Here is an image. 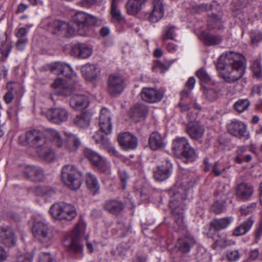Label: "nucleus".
Wrapping results in <instances>:
<instances>
[{"label": "nucleus", "mask_w": 262, "mask_h": 262, "mask_svg": "<svg viewBox=\"0 0 262 262\" xmlns=\"http://www.w3.org/2000/svg\"><path fill=\"white\" fill-rule=\"evenodd\" d=\"M216 67L219 76L226 82L232 83L244 75L246 60L242 54L230 50L219 57Z\"/></svg>", "instance_id": "nucleus-1"}, {"label": "nucleus", "mask_w": 262, "mask_h": 262, "mask_svg": "<svg viewBox=\"0 0 262 262\" xmlns=\"http://www.w3.org/2000/svg\"><path fill=\"white\" fill-rule=\"evenodd\" d=\"M51 86L54 90V93L57 95L67 97L73 94L70 100V105L73 108L80 110L88 106V96L77 93L81 89V85L78 81L69 79L64 82L60 79H57Z\"/></svg>", "instance_id": "nucleus-2"}, {"label": "nucleus", "mask_w": 262, "mask_h": 262, "mask_svg": "<svg viewBox=\"0 0 262 262\" xmlns=\"http://www.w3.org/2000/svg\"><path fill=\"white\" fill-rule=\"evenodd\" d=\"M111 112L106 108H102L100 113L99 125L100 132L97 131L93 138L97 144H100V147L106 150L110 154L116 157L119 156L118 151L111 145L106 135H110L112 130Z\"/></svg>", "instance_id": "nucleus-3"}, {"label": "nucleus", "mask_w": 262, "mask_h": 262, "mask_svg": "<svg viewBox=\"0 0 262 262\" xmlns=\"http://www.w3.org/2000/svg\"><path fill=\"white\" fill-rule=\"evenodd\" d=\"M170 195L169 206L171 209L174 220L173 228L177 231H183L186 227L183 215L186 207V204L184 201L187 198L186 191L183 188H180L177 191L171 190Z\"/></svg>", "instance_id": "nucleus-4"}, {"label": "nucleus", "mask_w": 262, "mask_h": 262, "mask_svg": "<svg viewBox=\"0 0 262 262\" xmlns=\"http://www.w3.org/2000/svg\"><path fill=\"white\" fill-rule=\"evenodd\" d=\"M46 137H48L52 140V143L58 147H60L62 144V141L58 133L53 129L47 132L45 134L38 130L33 129L27 132L26 134L28 143L30 146H34L37 149L43 146L44 144H47L49 140Z\"/></svg>", "instance_id": "nucleus-5"}, {"label": "nucleus", "mask_w": 262, "mask_h": 262, "mask_svg": "<svg viewBox=\"0 0 262 262\" xmlns=\"http://www.w3.org/2000/svg\"><path fill=\"white\" fill-rule=\"evenodd\" d=\"M61 180L69 189L75 190L79 189L82 184V172L75 165L67 164L63 166L61 171Z\"/></svg>", "instance_id": "nucleus-6"}, {"label": "nucleus", "mask_w": 262, "mask_h": 262, "mask_svg": "<svg viewBox=\"0 0 262 262\" xmlns=\"http://www.w3.org/2000/svg\"><path fill=\"white\" fill-rule=\"evenodd\" d=\"M50 213L55 220L71 221L77 215L75 208L70 204L61 202L53 204Z\"/></svg>", "instance_id": "nucleus-7"}, {"label": "nucleus", "mask_w": 262, "mask_h": 262, "mask_svg": "<svg viewBox=\"0 0 262 262\" xmlns=\"http://www.w3.org/2000/svg\"><path fill=\"white\" fill-rule=\"evenodd\" d=\"M73 20L77 27L78 33L81 36L86 35L89 27L94 25L97 22L95 17L83 12H77L74 16Z\"/></svg>", "instance_id": "nucleus-8"}, {"label": "nucleus", "mask_w": 262, "mask_h": 262, "mask_svg": "<svg viewBox=\"0 0 262 262\" xmlns=\"http://www.w3.org/2000/svg\"><path fill=\"white\" fill-rule=\"evenodd\" d=\"M85 225L79 223L77 224L70 235V244H64L67 250L72 253H81L83 251V247L79 240L85 231Z\"/></svg>", "instance_id": "nucleus-9"}, {"label": "nucleus", "mask_w": 262, "mask_h": 262, "mask_svg": "<svg viewBox=\"0 0 262 262\" xmlns=\"http://www.w3.org/2000/svg\"><path fill=\"white\" fill-rule=\"evenodd\" d=\"M83 154L101 172L111 173L110 164L105 158L90 148H85Z\"/></svg>", "instance_id": "nucleus-10"}, {"label": "nucleus", "mask_w": 262, "mask_h": 262, "mask_svg": "<svg viewBox=\"0 0 262 262\" xmlns=\"http://www.w3.org/2000/svg\"><path fill=\"white\" fill-rule=\"evenodd\" d=\"M32 232L35 238L42 243H48L53 237L48 224L43 221H36L34 223Z\"/></svg>", "instance_id": "nucleus-11"}, {"label": "nucleus", "mask_w": 262, "mask_h": 262, "mask_svg": "<svg viewBox=\"0 0 262 262\" xmlns=\"http://www.w3.org/2000/svg\"><path fill=\"white\" fill-rule=\"evenodd\" d=\"M124 88V80L118 74L111 75L108 79L107 91L112 95L120 94Z\"/></svg>", "instance_id": "nucleus-12"}, {"label": "nucleus", "mask_w": 262, "mask_h": 262, "mask_svg": "<svg viewBox=\"0 0 262 262\" xmlns=\"http://www.w3.org/2000/svg\"><path fill=\"white\" fill-rule=\"evenodd\" d=\"M140 95L143 101L149 103L158 102L164 97V94L161 91L148 87L143 88Z\"/></svg>", "instance_id": "nucleus-13"}, {"label": "nucleus", "mask_w": 262, "mask_h": 262, "mask_svg": "<svg viewBox=\"0 0 262 262\" xmlns=\"http://www.w3.org/2000/svg\"><path fill=\"white\" fill-rule=\"evenodd\" d=\"M46 116L50 121L56 124H60L67 120L69 114L64 108L55 107L48 110Z\"/></svg>", "instance_id": "nucleus-14"}, {"label": "nucleus", "mask_w": 262, "mask_h": 262, "mask_svg": "<svg viewBox=\"0 0 262 262\" xmlns=\"http://www.w3.org/2000/svg\"><path fill=\"white\" fill-rule=\"evenodd\" d=\"M25 177L30 181L40 182L45 179V173L43 169L37 166L28 165L23 169Z\"/></svg>", "instance_id": "nucleus-15"}, {"label": "nucleus", "mask_w": 262, "mask_h": 262, "mask_svg": "<svg viewBox=\"0 0 262 262\" xmlns=\"http://www.w3.org/2000/svg\"><path fill=\"white\" fill-rule=\"evenodd\" d=\"M17 242L13 229L8 226L0 227V242L8 247H14Z\"/></svg>", "instance_id": "nucleus-16"}, {"label": "nucleus", "mask_w": 262, "mask_h": 262, "mask_svg": "<svg viewBox=\"0 0 262 262\" xmlns=\"http://www.w3.org/2000/svg\"><path fill=\"white\" fill-rule=\"evenodd\" d=\"M195 244L194 238L191 236L180 237L175 245L177 251L182 255L189 253Z\"/></svg>", "instance_id": "nucleus-17"}, {"label": "nucleus", "mask_w": 262, "mask_h": 262, "mask_svg": "<svg viewBox=\"0 0 262 262\" xmlns=\"http://www.w3.org/2000/svg\"><path fill=\"white\" fill-rule=\"evenodd\" d=\"M82 77L87 81H94L100 76L101 69L97 65L86 63L81 67Z\"/></svg>", "instance_id": "nucleus-18"}, {"label": "nucleus", "mask_w": 262, "mask_h": 262, "mask_svg": "<svg viewBox=\"0 0 262 262\" xmlns=\"http://www.w3.org/2000/svg\"><path fill=\"white\" fill-rule=\"evenodd\" d=\"M54 29L52 31L53 34L62 35L69 37L73 36L75 29L68 23L60 20H56L53 24Z\"/></svg>", "instance_id": "nucleus-19"}, {"label": "nucleus", "mask_w": 262, "mask_h": 262, "mask_svg": "<svg viewBox=\"0 0 262 262\" xmlns=\"http://www.w3.org/2000/svg\"><path fill=\"white\" fill-rule=\"evenodd\" d=\"M228 131L230 134L239 138L247 139L249 138L246 125L240 121H235L229 124Z\"/></svg>", "instance_id": "nucleus-20"}, {"label": "nucleus", "mask_w": 262, "mask_h": 262, "mask_svg": "<svg viewBox=\"0 0 262 262\" xmlns=\"http://www.w3.org/2000/svg\"><path fill=\"white\" fill-rule=\"evenodd\" d=\"M253 192V186L248 183H241L237 185L235 188V194L237 198L242 201L249 200Z\"/></svg>", "instance_id": "nucleus-21"}, {"label": "nucleus", "mask_w": 262, "mask_h": 262, "mask_svg": "<svg viewBox=\"0 0 262 262\" xmlns=\"http://www.w3.org/2000/svg\"><path fill=\"white\" fill-rule=\"evenodd\" d=\"M172 168V164L166 160L161 165L157 167V169L154 172V177L157 181H164L170 176Z\"/></svg>", "instance_id": "nucleus-22"}, {"label": "nucleus", "mask_w": 262, "mask_h": 262, "mask_svg": "<svg viewBox=\"0 0 262 262\" xmlns=\"http://www.w3.org/2000/svg\"><path fill=\"white\" fill-rule=\"evenodd\" d=\"M198 38L205 46H212L220 44L222 40L221 36L214 35L207 31H202L198 34Z\"/></svg>", "instance_id": "nucleus-23"}, {"label": "nucleus", "mask_w": 262, "mask_h": 262, "mask_svg": "<svg viewBox=\"0 0 262 262\" xmlns=\"http://www.w3.org/2000/svg\"><path fill=\"white\" fill-rule=\"evenodd\" d=\"M51 142L52 140H50L47 144L37 149L39 156L47 162L53 161L55 158L54 152L50 147Z\"/></svg>", "instance_id": "nucleus-24"}, {"label": "nucleus", "mask_w": 262, "mask_h": 262, "mask_svg": "<svg viewBox=\"0 0 262 262\" xmlns=\"http://www.w3.org/2000/svg\"><path fill=\"white\" fill-rule=\"evenodd\" d=\"M254 224L252 217H249L246 220L241 222L232 231V235L240 236L246 234L250 231Z\"/></svg>", "instance_id": "nucleus-25"}, {"label": "nucleus", "mask_w": 262, "mask_h": 262, "mask_svg": "<svg viewBox=\"0 0 262 262\" xmlns=\"http://www.w3.org/2000/svg\"><path fill=\"white\" fill-rule=\"evenodd\" d=\"M148 144L152 150H157L164 148L166 143L158 132H154L149 136Z\"/></svg>", "instance_id": "nucleus-26"}, {"label": "nucleus", "mask_w": 262, "mask_h": 262, "mask_svg": "<svg viewBox=\"0 0 262 262\" xmlns=\"http://www.w3.org/2000/svg\"><path fill=\"white\" fill-rule=\"evenodd\" d=\"M51 70L56 74H58L59 71V74L63 75L70 79L72 78L73 74V71L70 65L60 62L53 63L51 67Z\"/></svg>", "instance_id": "nucleus-27"}, {"label": "nucleus", "mask_w": 262, "mask_h": 262, "mask_svg": "<svg viewBox=\"0 0 262 262\" xmlns=\"http://www.w3.org/2000/svg\"><path fill=\"white\" fill-rule=\"evenodd\" d=\"M186 130L191 139L196 140L203 137L205 129L202 125L195 123L188 124Z\"/></svg>", "instance_id": "nucleus-28"}, {"label": "nucleus", "mask_w": 262, "mask_h": 262, "mask_svg": "<svg viewBox=\"0 0 262 262\" xmlns=\"http://www.w3.org/2000/svg\"><path fill=\"white\" fill-rule=\"evenodd\" d=\"M164 13V9L162 2L160 0L155 1L154 9L148 19L151 22L156 23L163 17Z\"/></svg>", "instance_id": "nucleus-29"}, {"label": "nucleus", "mask_w": 262, "mask_h": 262, "mask_svg": "<svg viewBox=\"0 0 262 262\" xmlns=\"http://www.w3.org/2000/svg\"><path fill=\"white\" fill-rule=\"evenodd\" d=\"M148 112V108L145 105L141 103L136 104L132 110V119L135 122L144 120Z\"/></svg>", "instance_id": "nucleus-30"}, {"label": "nucleus", "mask_w": 262, "mask_h": 262, "mask_svg": "<svg viewBox=\"0 0 262 262\" xmlns=\"http://www.w3.org/2000/svg\"><path fill=\"white\" fill-rule=\"evenodd\" d=\"M66 137V147L70 151H76L81 145L80 139L75 135L71 133H65Z\"/></svg>", "instance_id": "nucleus-31"}, {"label": "nucleus", "mask_w": 262, "mask_h": 262, "mask_svg": "<svg viewBox=\"0 0 262 262\" xmlns=\"http://www.w3.org/2000/svg\"><path fill=\"white\" fill-rule=\"evenodd\" d=\"M91 120V115L88 112L77 115L73 119L74 124L81 128H87L89 126Z\"/></svg>", "instance_id": "nucleus-32"}, {"label": "nucleus", "mask_w": 262, "mask_h": 262, "mask_svg": "<svg viewBox=\"0 0 262 262\" xmlns=\"http://www.w3.org/2000/svg\"><path fill=\"white\" fill-rule=\"evenodd\" d=\"M104 208L112 214L117 215L123 209V204L116 200L106 201L103 206Z\"/></svg>", "instance_id": "nucleus-33"}, {"label": "nucleus", "mask_w": 262, "mask_h": 262, "mask_svg": "<svg viewBox=\"0 0 262 262\" xmlns=\"http://www.w3.org/2000/svg\"><path fill=\"white\" fill-rule=\"evenodd\" d=\"M232 217H226L220 219H215L210 222V228L215 230H220L227 228L232 222Z\"/></svg>", "instance_id": "nucleus-34"}, {"label": "nucleus", "mask_w": 262, "mask_h": 262, "mask_svg": "<svg viewBox=\"0 0 262 262\" xmlns=\"http://www.w3.org/2000/svg\"><path fill=\"white\" fill-rule=\"evenodd\" d=\"M189 145L186 138L178 137L173 141L172 149L176 152L182 153Z\"/></svg>", "instance_id": "nucleus-35"}, {"label": "nucleus", "mask_w": 262, "mask_h": 262, "mask_svg": "<svg viewBox=\"0 0 262 262\" xmlns=\"http://www.w3.org/2000/svg\"><path fill=\"white\" fill-rule=\"evenodd\" d=\"M85 181L88 188L94 194L98 192L100 189V185L95 176L91 173H88Z\"/></svg>", "instance_id": "nucleus-36"}, {"label": "nucleus", "mask_w": 262, "mask_h": 262, "mask_svg": "<svg viewBox=\"0 0 262 262\" xmlns=\"http://www.w3.org/2000/svg\"><path fill=\"white\" fill-rule=\"evenodd\" d=\"M208 27L210 30L222 29L223 25L221 15L214 13L210 14L208 21Z\"/></svg>", "instance_id": "nucleus-37"}, {"label": "nucleus", "mask_w": 262, "mask_h": 262, "mask_svg": "<svg viewBox=\"0 0 262 262\" xmlns=\"http://www.w3.org/2000/svg\"><path fill=\"white\" fill-rule=\"evenodd\" d=\"M118 140L120 145L124 150L131 149V134L129 132H124L119 134Z\"/></svg>", "instance_id": "nucleus-38"}, {"label": "nucleus", "mask_w": 262, "mask_h": 262, "mask_svg": "<svg viewBox=\"0 0 262 262\" xmlns=\"http://www.w3.org/2000/svg\"><path fill=\"white\" fill-rule=\"evenodd\" d=\"M183 161L185 163L193 162L198 158V155L192 147L189 146L181 153Z\"/></svg>", "instance_id": "nucleus-39"}, {"label": "nucleus", "mask_w": 262, "mask_h": 262, "mask_svg": "<svg viewBox=\"0 0 262 262\" xmlns=\"http://www.w3.org/2000/svg\"><path fill=\"white\" fill-rule=\"evenodd\" d=\"M251 68L254 77L258 80H262V65L261 60L255 59L253 60Z\"/></svg>", "instance_id": "nucleus-40"}, {"label": "nucleus", "mask_w": 262, "mask_h": 262, "mask_svg": "<svg viewBox=\"0 0 262 262\" xmlns=\"http://www.w3.org/2000/svg\"><path fill=\"white\" fill-rule=\"evenodd\" d=\"M229 168V167H226L223 162L217 161L212 165L211 172L215 177H219L226 172Z\"/></svg>", "instance_id": "nucleus-41"}, {"label": "nucleus", "mask_w": 262, "mask_h": 262, "mask_svg": "<svg viewBox=\"0 0 262 262\" xmlns=\"http://www.w3.org/2000/svg\"><path fill=\"white\" fill-rule=\"evenodd\" d=\"M34 192L36 195L39 196H51L55 193V190L49 186H40L35 188Z\"/></svg>", "instance_id": "nucleus-42"}, {"label": "nucleus", "mask_w": 262, "mask_h": 262, "mask_svg": "<svg viewBox=\"0 0 262 262\" xmlns=\"http://www.w3.org/2000/svg\"><path fill=\"white\" fill-rule=\"evenodd\" d=\"M249 105L250 102L248 99H239L235 103L234 108L237 112L241 113L247 110Z\"/></svg>", "instance_id": "nucleus-43"}, {"label": "nucleus", "mask_w": 262, "mask_h": 262, "mask_svg": "<svg viewBox=\"0 0 262 262\" xmlns=\"http://www.w3.org/2000/svg\"><path fill=\"white\" fill-rule=\"evenodd\" d=\"M70 54L79 59H85L90 57L92 52L91 50H71Z\"/></svg>", "instance_id": "nucleus-44"}, {"label": "nucleus", "mask_w": 262, "mask_h": 262, "mask_svg": "<svg viewBox=\"0 0 262 262\" xmlns=\"http://www.w3.org/2000/svg\"><path fill=\"white\" fill-rule=\"evenodd\" d=\"M170 64L164 63L156 60L154 61L152 70L154 72L160 71L161 73H164L168 70Z\"/></svg>", "instance_id": "nucleus-45"}, {"label": "nucleus", "mask_w": 262, "mask_h": 262, "mask_svg": "<svg viewBox=\"0 0 262 262\" xmlns=\"http://www.w3.org/2000/svg\"><path fill=\"white\" fill-rule=\"evenodd\" d=\"M204 94L208 100L214 101L219 97L220 91L219 90H216L213 89H205Z\"/></svg>", "instance_id": "nucleus-46"}, {"label": "nucleus", "mask_w": 262, "mask_h": 262, "mask_svg": "<svg viewBox=\"0 0 262 262\" xmlns=\"http://www.w3.org/2000/svg\"><path fill=\"white\" fill-rule=\"evenodd\" d=\"M175 27L171 25L165 27L164 30L163 38L166 40L167 39H173L174 36Z\"/></svg>", "instance_id": "nucleus-47"}, {"label": "nucleus", "mask_w": 262, "mask_h": 262, "mask_svg": "<svg viewBox=\"0 0 262 262\" xmlns=\"http://www.w3.org/2000/svg\"><path fill=\"white\" fill-rule=\"evenodd\" d=\"M111 13L112 18L116 21H120L123 19V17H122L120 11L117 9V5L114 1H113L112 3Z\"/></svg>", "instance_id": "nucleus-48"}, {"label": "nucleus", "mask_w": 262, "mask_h": 262, "mask_svg": "<svg viewBox=\"0 0 262 262\" xmlns=\"http://www.w3.org/2000/svg\"><path fill=\"white\" fill-rule=\"evenodd\" d=\"M129 247H126V244L124 243H122L120 245H119L116 249V251H114L115 254L117 256H120L122 257H124L127 252L129 250Z\"/></svg>", "instance_id": "nucleus-49"}, {"label": "nucleus", "mask_w": 262, "mask_h": 262, "mask_svg": "<svg viewBox=\"0 0 262 262\" xmlns=\"http://www.w3.org/2000/svg\"><path fill=\"white\" fill-rule=\"evenodd\" d=\"M226 256L229 261H234L239 258L240 254L237 250H230L227 251Z\"/></svg>", "instance_id": "nucleus-50"}, {"label": "nucleus", "mask_w": 262, "mask_h": 262, "mask_svg": "<svg viewBox=\"0 0 262 262\" xmlns=\"http://www.w3.org/2000/svg\"><path fill=\"white\" fill-rule=\"evenodd\" d=\"M145 0H132V15L137 14L141 10Z\"/></svg>", "instance_id": "nucleus-51"}, {"label": "nucleus", "mask_w": 262, "mask_h": 262, "mask_svg": "<svg viewBox=\"0 0 262 262\" xmlns=\"http://www.w3.org/2000/svg\"><path fill=\"white\" fill-rule=\"evenodd\" d=\"M149 186L147 184H145L141 188V191L138 192L141 199L143 201H146L149 199L150 193L148 190Z\"/></svg>", "instance_id": "nucleus-52"}, {"label": "nucleus", "mask_w": 262, "mask_h": 262, "mask_svg": "<svg viewBox=\"0 0 262 262\" xmlns=\"http://www.w3.org/2000/svg\"><path fill=\"white\" fill-rule=\"evenodd\" d=\"M196 75L201 81L207 82L210 80L209 75L207 74L206 71L203 69L199 70L196 73Z\"/></svg>", "instance_id": "nucleus-53"}, {"label": "nucleus", "mask_w": 262, "mask_h": 262, "mask_svg": "<svg viewBox=\"0 0 262 262\" xmlns=\"http://www.w3.org/2000/svg\"><path fill=\"white\" fill-rule=\"evenodd\" d=\"M256 207V203H251L248 206H243L241 208V211L242 214L247 215L252 213Z\"/></svg>", "instance_id": "nucleus-54"}, {"label": "nucleus", "mask_w": 262, "mask_h": 262, "mask_svg": "<svg viewBox=\"0 0 262 262\" xmlns=\"http://www.w3.org/2000/svg\"><path fill=\"white\" fill-rule=\"evenodd\" d=\"M225 209V206L224 203L216 201L211 206V210L216 214L220 213L223 212Z\"/></svg>", "instance_id": "nucleus-55"}, {"label": "nucleus", "mask_w": 262, "mask_h": 262, "mask_svg": "<svg viewBox=\"0 0 262 262\" xmlns=\"http://www.w3.org/2000/svg\"><path fill=\"white\" fill-rule=\"evenodd\" d=\"M254 236L255 243H258L262 236V221L256 226Z\"/></svg>", "instance_id": "nucleus-56"}, {"label": "nucleus", "mask_w": 262, "mask_h": 262, "mask_svg": "<svg viewBox=\"0 0 262 262\" xmlns=\"http://www.w3.org/2000/svg\"><path fill=\"white\" fill-rule=\"evenodd\" d=\"M28 33V30L24 27H21L15 30V34L18 39L27 38L26 36Z\"/></svg>", "instance_id": "nucleus-57"}, {"label": "nucleus", "mask_w": 262, "mask_h": 262, "mask_svg": "<svg viewBox=\"0 0 262 262\" xmlns=\"http://www.w3.org/2000/svg\"><path fill=\"white\" fill-rule=\"evenodd\" d=\"M251 43L255 45L259 42L262 41V33L261 32H251L250 35Z\"/></svg>", "instance_id": "nucleus-58"}, {"label": "nucleus", "mask_w": 262, "mask_h": 262, "mask_svg": "<svg viewBox=\"0 0 262 262\" xmlns=\"http://www.w3.org/2000/svg\"><path fill=\"white\" fill-rule=\"evenodd\" d=\"M119 176L122 182V189L124 190L126 187V180L129 178V176L128 174L123 170H119Z\"/></svg>", "instance_id": "nucleus-59"}, {"label": "nucleus", "mask_w": 262, "mask_h": 262, "mask_svg": "<svg viewBox=\"0 0 262 262\" xmlns=\"http://www.w3.org/2000/svg\"><path fill=\"white\" fill-rule=\"evenodd\" d=\"M39 262H56L52 258L49 253H41L39 254Z\"/></svg>", "instance_id": "nucleus-60"}, {"label": "nucleus", "mask_w": 262, "mask_h": 262, "mask_svg": "<svg viewBox=\"0 0 262 262\" xmlns=\"http://www.w3.org/2000/svg\"><path fill=\"white\" fill-rule=\"evenodd\" d=\"M28 42V38L18 39L17 41L16 42L15 46L18 49H21L26 48Z\"/></svg>", "instance_id": "nucleus-61"}, {"label": "nucleus", "mask_w": 262, "mask_h": 262, "mask_svg": "<svg viewBox=\"0 0 262 262\" xmlns=\"http://www.w3.org/2000/svg\"><path fill=\"white\" fill-rule=\"evenodd\" d=\"M32 259L33 255L31 253H27L19 257L17 262H32Z\"/></svg>", "instance_id": "nucleus-62"}, {"label": "nucleus", "mask_w": 262, "mask_h": 262, "mask_svg": "<svg viewBox=\"0 0 262 262\" xmlns=\"http://www.w3.org/2000/svg\"><path fill=\"white\" fill-rule=\"evenodd\" d=\"M195 83V78L193 77H190L186 82L185 86L188 89H189V90L191 91L193 89Z\"/></svg>", "instance_id": "nucleus-63"}, {"label": "nucleus", "mask_w": 262, "mask_h": 262, "mask_svg": "<svg viewBox=\"0 0 262 262\" xmlns=\"http://www.w3.org/2000/svg\"><path fill=\"white\" fill-rule=\"evenodd\" d=\"M203 164H204V170L205 172L211 171L212 169V166H211V164L209 162V160L208 157H206L203 160Z\"/></svg>", "instance_id": "nucleus-64"}]
</instances>
